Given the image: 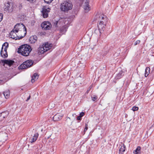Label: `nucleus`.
I'll list each match as a JSON object with an SVG mask.
<instances>
[{"mask_svg":"<svg viewBox=\"0 0 154 154\" xmlns=\"http://www.w3.org/2000/svg\"><path fill=\"white\" fill-rule=\"evenodd\" d=\"M16 29L14 28L13 29L10 33V35L11 36V37L13 39L15 40L19 39L18 36L17 35V33L14 30H15Z\"/></svg>","mask_w":154,"mask_h":154,"instance_id":"nucleus-9","label":"nucleus"},{"mask_svg":"<svg viewBox=\"0 0 154 154\" xmlns=\"http://www.w3.org/2000/svg\"><path fill=\"white\" fill-rule=\"evenodd\" d=\"M38 78V75L37 73H35L32 76V79H31V82L33 83L35 82V79H37Z\"/></svg>","mask_w":154,"mask_h":154,"instance_id":"nucleus-17","label":"nucleus"},{"mask_svg":"<svg viewBox=\"0 0 154 154\" xmlns=\"http://www.w3.org/2000/svg\"><path fill=\"white\" fill-rule=\"evenodd\" d=\"M3 18V14L2 13H0V22H1Z\"/></svg>","mask_w":154,"mask_h":154,"instance_id":"nucleus-30","label":"nucleus"},{"mask_svg":"<svg viewBox=\"0 0 154 154\" xmlns=\"http://www.w3.org/2000/svg\"><path fill=\"white\" fill-rule=\"evenodd\" d=\"M73 5L71 2L70 0H66L63 2L60 5L61 10L64 12H68L72 8Z\"/></svg>","mask_w":154,"mask_h":154,"instance_id":"nucleus-3","label":"nucleus"},{"mask_svg":"<svg viewBox=\"0 0 154 154\" xmlns=\"http://www.w3.org/2000/svg\"><path fill=\"white\" fill-rule=\"evenodd\" d=\"M38 136V134L37 133H35L33 136L29 138V142L32 143L36 141Z\"/></svg>","mask_w":154,"mask_h":154,"instance_id":"nucleus-11","label":"nucleus"},{"mask_svg":"<svg viewBox=\"0 0 154 154\" xmlns=\"http://www.w3.org/2000/svg\"><path fill=\"white\" fill-rule=\"evenodd\" d=\"M3 94L5 98L7 99L9 97L10 94L9 90H6L3 92Z\"/></svg>","mask_w":154,"mask_h":154,"instance_id":"nucleus-18","label":"nucleus"},{"mask_svg":"<svg viewBox=\"0 0 154 154\" xmlns=\"http://www.w3.org/2000/svg\"><path fill=\"white\" fill-rule=\"evenodd\" d=\"M99 20H101L98 25V28L100 30L103 31L107 21V18L103 14H101L99 15Z\"/></svg>","mask_w":154,"mask_h":154,"instance_id":"nucleus-4","label":"nucleus"},{"mask_svg":"<svg viewBox=\"0 0 154 154\" xmlns=\"http://www.w3.org/2000/svg\"><path fill=\"white\" fill-rule=\"evenodd\" d=\"M141 150V147L140 146L137 147L136 149L133 151V153L134 154H137L139 153Z\"/></svg>","mask_w":154,"mask_h":154,"instance_id":"nucleus-22","label":"nucleus"},{"mask_svg":"<svg viewBox=\"0 0 154 154\" xmlns=\"http://www.w3.org/2000/svg\"><path fill=\"white\" fill-rule=\"evenodd\" d=\"M0 54L1 57L3 58L7 57L8 55L7 52V50L5 48L4 49H1Z\"/></svg>","mask_w":154,"mask_h":154,"instance_id":"nucleus-13","label":"nucleus"},{"mask_svg":"<svg viewBox=\"0 0 154 154\" xmlns=\"http://www.w3.org/2000/svg\"><path fill=\"white\" fill-rule=\"evenodd\" d=\"M15 31L17 33L19 39L24 37L26 33V29L22 23H17L14 26Z\"/></svg>","mask_w":154,"mask_h":154,"instance_id":"nucleus-1","label":"nucleus"},{"mask_svg":"<svg viewBox=\"0 0 154 154\" xmlns=\"http://www.w3.org/2000/svg\"><path fill=\"white\" fill-rule=\"evenodd\" d=\"M90 38H88V40H90Z\"/></svg>","mask_w":154,"mask_h":154,"instance_id":"nucleus-40","label":"nucleus"},{"mask_svg":"<svg viewBox=\"0 0 154 154\" xmlns=\"http://www.w3.org/2000/svg\"><path fill=\"white\" fill-rule=\"evenodd\" d=\"M37 40V38L36 35L31 36L29 38L30 42L31 43L33 44L36 42Z\"/></svg>","mask_w":154,"mask_h":154,"instance_id":"nucleus-16","label":"nucleus"},{"mask_svg":"<svg viewBox=\"0 0 154 154\" xmlns=\"http://www.w3.org/2000/svg\"><path fill=\"white\" fill-rule=\"evenodd\" d=\"M84 114H85L84 113V112H82L80 113L79 116L81 117H82L84 115Z\"/></svg>","mask_w":154,"mask_h":154,"instance_id":"nucleus-33","label":"nucleus"},{"mask_svg":"<svg viewBox=\"0 0 154 154\" xmlns=\"http://www.w3.org/2000/svg\"><path fill=\"white\" fill-rule=\"evenodd\" d=\"M150 72V68L148 67L146 68L145 71V75L146 77L147 76Z\"/></svg>","mask_w":154,"mask_h":154,"instance_id":"nucleus-24","label":"nucleus"},{"mask_svg":"<svg viewBox=\"0 0 154 154\" xmlns=\"http://www.w3.org/2000/svg\"><path fill=\"white\" fill-rule=\"evenodd\" d=\"M88 129V125L87 124H86L85 128L84 130V132H85Z\"/></svg>","mask_w":154,"mask_h":154,"instance_id":"nucleus-32","label":"nucleus"},{"mask_svg":"<svg viewBox=\"0 0 154 154\" xmlns=\"http://www.w3.org/2000/svg\"><path fill=\"white\" fill-rule=\"evenodd\" d=\"M31 47L26 44L21 46L18 49V52L24 56H27L32 51Z\"/></svg>","mask_w":154,"mask_h":154,"instance_id":"nucleus-2","label":"nucleus"},{"mask_svg":"<svg viewBox=\"0 0 154 154\" xmlns=\"http://www.w3.org/2000/svg\"><path fill=\"white\" fill-rule=\"evenodd\" d=\"M9 113L8 112L6 111L2 112L0 114V116H2L4 118L6 117L8 115Z\"/></svg>","mask_w":154,"mask_h":154,"instance_id":"nucleus-20","label":"nucleus"},{"mask_svg":"<svg viewBox=\"0 0 154 154\" xmlns=\"http://www.w3.org/2000/svg\"><path fill=\"white\" fill-rule=\"evenodd\" d=\"M26 1L29 2L30 3H32L34 0H26Z\"/></svg>","mask_w":154,"mask_h":154,"instance_id":"nucleus-34","label":"nucleus"},{"mask_svg":"<svg viewBox=\"0 0 154 154\" xmlns=\"http://www.w3.org/2000/svg\"><path fill=\"white\" fill-rule=\"evenodd\" d=\"M38 53L39 54H43L45 52L47 51H46L45 50V49L42 45L40 46L39 48H38Z\"/></svg>","mask_w":154,"mask_h":154,"instance_id":"nucleus-15","label":"nucleus"},{"mask_svg":"<svg viewBox=\"0 0 154 154\" xmlns=\"http://www.w3.org/2000/svg\"><path fill=\"white\" fill-rule=\"evenodd\" d=\"M33 64V62L31 60H28L24 62L19 67L20 69H26L31 67Z\"/></svg>","mask_w":154,"mask_h":154,"instance_id":"nucleus-5","label":"nucleus"},{"mask_svg":"<svg viewBox=\"0 0 154 154\" xmlns=\"http://www.w3.org/2000/svg\"><path fill=\"white\" fill-rule=\"evenodd\" d=\"M30 95H29V97H28L27 99V100H26V101H28L30 99Z\"/></svg>","mask_w":154,"mask_h":154,"instance_id":"nucleus-37","label":"nucleus"},{"mask_svg":"<svg viewBox=\"0 0 154 154\" xmlns=\"http://www.w3.org/2000/svg\"><path fill=\"white\" fill-rule=\"evenodd\" d=\"M8 47V42H6L4 43L2 45V48L1 49H4L5 48H6L7 50V48Z\"/></svg>","mask_w":154,"mask_h":154,"instance_id":"nucleus-23","label":"nucleus"},{"mask_svg":"<svg viewBox=\"0 0 154 154\" xmlns=\"http://www.w3.org/2000/svg\"><path fill=\"white\" fill-rule=\"evenodd\" d=\"M63 29H65V32H66V28H64V27H63V28H62V29H61V30H60L61 31H63V32L64 31V30H63Z\"/></svg>","mask_w":154,"mask_h":154,"instance_id":"nucleus-35","label":"nucleus"},{"mask_svg":"<svg viewBox=\"0 0 154 154\" xmlns=\"http://www.w3.org/2000/svg\"><path fill=\"white\" fill-rule=\"evenodd\" d=\"M58 23V21H55L54 23V25L56 28H57L58 26L57 25Z\"/></svg>","mask_w":154,"mask_h":154,"instance_id":"nucleus-27","label":"nucleus"},{"mask_svg":"<svg viewBox=\"0 0 154 154\" xmlns=\"http://www.w3.org/2000/svg\"><path fill=\"white\" fill-rule=\"evenodd\" d=\"M52 104H50L49 105V108L50 109H51L52 108L50 106H51V105Z\"/></svg>","mask_w":154,"mask_h":154,"instance_id":"nucleus-39","label":"nucleus"},{"mask_svg":"<svg viewBox=\"0 0 154 154\" xmlns=\"http://www.w3.org/2000/svg\"><path fill=\"white\" fill-rule=\"evenodd\" d=\"M53 0H44V2L47 3L48 4L51 3Z\"/></svg>","mask_w":154,"mask_h":154,"instance_id":"nucleus-29","label":"nucleus"},{"mask_svg":"<svg viewBox=\"0 0 154 154\" xmlns=\"http://www.w3.org/2000/svg\"><path fill=\"white\" fill-rule=\"evenodd\" d=\"M81 118L79 116L77 117V119L78 120H80Z\"/></svg>","mask_w":154,"mask_h":154,"instance_id":"nucleus-36","label":"nucleus"},{"mask_svg":"<svg viewBox=\"0 0 154 154\" xmlns=\"http://www.w3.org/2000/svg\"><path fill=\"white\" fill-rule=\"evenodd\" d=\"M125 151V147L124 145H122L120 148L119 152L121 154H122Z\"/></svg>","mask_w":154,"mask_h":154,"instance_id":"nucleus-21","label":"nucleus"},{"mask_svg":"<svg viewBox=\"0 0 154 154\" xmlns=\"http://www.w3.org/2000/svg\"><path fill=\"white\" fill-rule=\"evenodd\" d=\"M138 109V108L136 106H134L132 108V110L134 111H137Z\"/></svg>","mask_w":154,"mask_h":154,"instance_id":"nucleus-26","label":"nucleus"},{"mask_svg":"<svg viewBox=\"0 0 154 154\" xmlns=\"http://www.w3.org/2000/svg\"><path fill=\"white\" fill-rule=\"evenodd\" d=\"M83 8L85 11L88 12L90 10V7L88 2H85L83 5Z\"/></svg>","mask_w":154,"mask_h":154,"instance_id":"nucleus-14","label":"nucleus"},{"mask_svg":"<svg viewBox=\"0 0 154 154\" xmlns=\"http://www.w3.org/2000/svg\"><path fill=\"white\" fill-rule=\"evenodd\" d=\"M41 26L43 30H48L51 28V25L48 21H45L42 23Z\"/></svg>","mask_w":154,"mask_h":154,"instance_id":"nucleus-6","label":"nucleus"},{"mask_svg":"<svg viewBox=\"0 0 154 154\" xmlns=\"http://www.w3.org/2000/svg\"><path fill=\"white\" fill-rule=\"evenodd\" d=\"M50 9L46 7H44L42 11L43 17L44 18H47L48 16V13L50 12Z\"/></svg>","mask_w":154,"mask_h":154,"instance_id":"nucleus-8","label":"nucleus"},{"mask_svg":"<svg viewBox=\"0 0 154 154\" xmlns=\"http://www.w3.org/2000/svg\"><path fill=\"white\" fill-rule=\"evenodd\" d=\"M2 80H0V85H2Z\"/></svg>","mask_w":154,"mask_h":154,"instance_id":"nucleus-38","label":"nucleus"},{"mask_svg":"<svg viewBox=\"0 0 154 154\" xmlns=\"http://www.w3.org/2000/svg\"><path fill=\"white\" fill-rule=\"evenodd\" d=\"M2 61L3 63L8 65L9 66H11L14 63V61L10 60H3Z\"/></svg>","mask_w":154,"mask_h":154,"instance_id":"nucleus-12","label":"nucleus"},{"mask_svg":"<svg viewBox=\"0 0 154 154\" xmlns=\"http://www.w3.org/2000/svg\"><path fill=\"white\" fill-rule=\"evenodd\" d=\"M92 100L93 101H95L97 99V97L96 96H94L93 97H92Z\"/></svg>","mask_w":154,"mask_h":154,"instance_id":"nucleus-28","label":"nucleus"},{"mask_svg":"<svg viewBox=\"0 0 154 154\" xmlns=\"http://www.w3.org/2000/svg\"><path fill=\"white\" fill-rule=\"evenodd\" d=\"M5 11H6L10 12L13 10V6L11 3L8 2L5 4Z\"/></svg>","mask_w":154,"mask_h":154,"instance_id":"nucleus-7","label":"nucleus"},{"mask_svg":"<svg viewBox=\"0 0 154 154\" xmlns=\"http://www.w3.org/2000/svg\"><path fill=\"white\" fill-rule=\"evenodd\" d=\"M59 114H57L55 115L53 117V119L54 121H58L60 119V118L59 117Z\"/></svg>","mask_w":154,"mask_h":154,"instance_id":"nucleus-25","label":"nucleus"},{"mask_svg":"<svg viewBox=\"0 0 154 154\" xmlns=\"http://www.w3.org/2000/svg\"><path fill=\"white\" fill-rule=\"evenodd\" d=\"M42 45L43 46L45 49V50L46 51L50 50L52 46V45L51 43L48 42H45Z\"/></svg>","mask_w":154,"mask_h":154,"instance_id":"nucleus-10","label":"nucleus"},{"mask_svg":"<svg viewBox=\"0 0 154 154\" xmlns=\"http://www.w3.org/2000/svg\"><path fill=\"white\" fill-rule=\"evenodd\" d=\"M140 41L139 40H137L136 41L134 44V45H136L137 44H139L140 43Z\"/></svg>","mask_w":154,"mask_h":154,"instance_id":"nucleus-31","label":"nucleus"},{"mask_svg":"<svg viewBox=\"0 0 154 154\" xmlns=\"http://www.w3.org/2000/svg\"><path fill=\"white\" fill-rule=\"evenodd\" d=\"M124 73L122 71H121L117 75L116 78L117 79L121 78L124 75Z\"/></svg>","mask_w":154,"mask_h":154,"instance_id":"nucleus-19","label":"nucleus"}]
</instances>
